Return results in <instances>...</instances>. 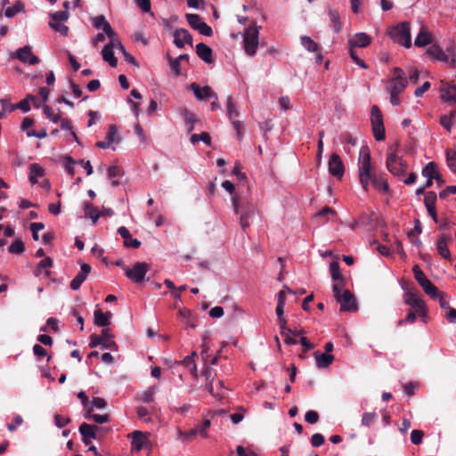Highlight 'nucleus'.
Instances as JSON below:
<instances>
[{
  "label": "nucleus",
  "instance_id": "35",
  "mask_svg": "<svg viewBox=\"0 0 456 456\" xmlns=\"http://www.w3.org/2000/svg\"><path fill=\"white\" fill-rule=\"evenodd\" d=\"M438 172V166L436 162L431 161L428 162L423 168H422V175L426 178H434L435 175H437Z\"/></svg>",
  "mask_w": 456,
  "mask_h": 456
},
{
  "label": "nucleus",
  "instance_id": "20",
  "mask_svg": "<svg viewBox=\"0 0 456 456\" xmlns=\"http://www.w3.org/2000/svg\"><path fill=\"white\" fill-rule=\"evenodd\" d=\"M371 42V38L364 32L357 33L352 39L349 40V46L354 49L355 47H367Z\"/></svg>",
  "mask_w": 456,
  "mask_h": 456
},
{
  "label": "nucleus",
  "instance_id": "60",
  "mask_svg": "<svg viewBox=\"0 0 456 456\" xmlns=\"http://www.w3.org/2000/svg\"><path fill=\"white\" fill-rule=\"evenodd\" d=\"M137 416L138 418H140L141 419H142L144 422H150L151 420V419L149 417V410L144 407V406H139L137 408Z\"/></svg>",
  "mask_w": 456,
  "mask_h": 456
},
{
  "label": "nucleus",
  "instance_id": "64",
  "mask_svg": "<svg viewBox=\"0 0 456 456\" xmlns=\"http://www.w3.org/2000/svg\"><path fill=\"white\" fill-rule=\"evenodd\" d=\"M451 194H456V185L447 186L439 191V197L442 200L449 197Z\"/></svg>",
  "mask_w": 456,
  "mask_h": 456
},
{
  "label": "nucleus",
  "instance_id": "4",
  "mask_svg": "<svg viewBox=\"0 0 456 456\" xmlns=\"http://www.w3.org/2000/svg\"><path fill=\"white\" fill-rule=\"evenodd\" d=\"M410 29V23L404 21L391 28L388 31V35L394 42L409 48L411 46Z\"/></svg>",
  "mask_w": 456,
  "mask_h": 456
},
{
  "label": "nucleus",
  "instance_id": "30",
  "mask_svg": "<svg viewBox=\"0 0 456 456\" xmlns=\"http://www.w3.org/2000/svg\"><path fill=\"white\" fill-rule=\"evenodd\" d=\"M110 317L111 313H103L101 310H97L94 312V324L99 327H106L110 324Z\"/></svg>",
  "mask_w": 456,
  "mask_h": 456
},
{
  "label": "nucleus",
  "instance_id": "37",
  "mask_svg": "<svg viewBox=\"0 0 456 456\" xmlns=\"http://www.w3.org/2000/svg\"><path fill=\"white\" fill-rule=\"evenodd\" d=\"M197 435L198 428H191L189 431H183L181 428L177 429V439L183 440V442L191 441Z\"/></svg>",
  "mask_w": 456,
  "mask_h": 456
},
{
  "label": "nucleus",
  "instance_id": "62",
  "mask_svg": "<svg viewBox=\"0 0 456 456\" xmlns=\"http://www.w3.org/2000/svg\"><path fill=\"white\" fill-rule=\"evenodd\" d=\"M305 420L308 424H315L319 420V414L315 411H308L305 414Z\"/></svg>",
  "mask_w": 456,
  "mask_h": 456
},
{
  "label": "nucleus",
  "instance_id": "45",
  "mask_svg": "<svg viewBox=\"0 0 456 456\" xmlns=\"http://www.w3.org/2000/svg\"><path fill=\"white\" fill-rule=\"evenodd\" d=\"M200 141H202L208 146L211 144V137L207 132H203L201 134H194L191 136V142L193 144L199 142Z\"/></svg>",
  "mask_w": 456,
  "mask_h": 456
},
{
  "label": "nucleus",
  "instance_id": "36",
  "mask_svg": "<svg viewBox=\"0 0 456 456\" xmlns=\"http://www.w3.org/2000/svg\"><path fill=\"white\" fill-rule=\"evenodd\" d=\"M277 299H278V302H277V305H276V314H277V317L278 319H281L283 318V310H284V305H285V301H286V293L284 290H281L278 292L277 294Z\"/></svg>",
  "mask_w": 456,
  "mask_h": 456
},
{
  "label": "nucleus",
  "instance_id": "34",
  "mask_svg": "<svg viewBox=\"0 0 456 456\" xmlns=\"http://www.w3.org/2000/svg\"><path fill=\"white\" fill-rule=\"evenodd\" d=\"M407 84V80H391L388 91L394 94H400L403 92Z\"/></svg>",
  "mask_w": 456,
  "mask_h": 456
},
{
  "label": "nucleus",
  "instance_id": "10",
  "mask_svg": "<svg viewBox=\"0 0 456 456\" xmlns=\"http://www.w3.org/2000/svg\"><path fill=\"white\" fill-rule=\"evenodd\" d=\"M102 430V428L90 425L86 422L82 423L79 426V432L82 436V441L86 445H88L91 443V439L98 438V432Z\"/></svg>",
  "mask_w": 456,
  "mask_h": 456
},
{
  "label": "nucleus",
  "instance_id": "7",
  "mask_svg": "<svg viewBox=\"0 0 456 456\" xmlns=\"http://www.w3.org/2000/svg\"><path fill=\"white\" fill-rule=\"evenodd\" d=\"M149 271V265L144 262H137L132 268H126V276L134 283H140Z\"/></svg>",
  "mask_w": 456,
  "mask_h": 456
},
{
  "label": "nucleus",
  "instance_id": "8",
  "mask_svg": "<svg viewBox=\"0 0 456 456\" xmlns=\"http://www.w3.org/2000/svg\"><path fill=\"white\" fill-rule=\"evenodd\" d=\"M441 99L446 102L456 104V85L443 83L441 86ZM453 121H456V109L448 115Z\"/></svg>",
  "mask_w": 456,
  "mask_h": 456
},
{
  "label": "nucleus",
  "instance_id": "63",
  "mask_svg": "<svg viewBox=\"0 0 456 456\" xmlns=\"http://www.w3.org/2000/svg\"><path fill=\"white\" fill-rule=\"evenodd\" d=\"M167 58L171 69L176 76H179L181 74V62L179 60L172 59L170 56Z\"/></svg>",
  "mask_w": 456,
  "mask_h": 456
},
{
  "label": "nucleus",
  "instance_id": "58",
  "mask_svg": "<svg viewBox=\"0 0 456 456\" xmlns=\"http://www.w3.org/2000/svg\"><path fill=\"white\" fill-rule=\"evenodd\" d=\"M376 419L375 412H365L362 418V425L365 427H370Z\"/></svg>",
  "mask_w": 456,
  "mask_h": 456
},
{
  "label": "nucleus",
  "instance_id": "54",
  "mask_svg": "<svg viewBox=\"0 0 456 456\" xmlns=\"http://www.w3.org/2000/svg\"><path fill=\"white\" fill-rule=\"evenodd\" d=\"M22 7L23 6L20 3H18V4H14L13 6L7 7L4 11V15L7 18H12L14 15H16L19 12H20Z\"/></svg>",
  "mask_w": 456,
  "mask_h": 456
},
{
  "label": "nucleus",
  "instance_id": "12",
  "mask_svg": "<svg viewBox=\"0 0 456 456\" xmlns=\"http://www.w3.org/2000/svg\"><path fill=\"white\" fill-rule=\"evenodd\" d=\"M190 89L193 92L195 97L199 101L207 100L209 98L218 99L217 94L212 90L209 86L200 87L197 83H191Z\"/></svg>",
  "mask_w": 456,
  "mask_h": 456
},
{
  "label": "nucleus",
  "instance_id": "41",
  "mask_svg": "<svg viewBox=\"0 0 456 456\" xmlns=\"http://www.w3.org/2000/svg\"><path fill=\"white\" fill-rule=\"evenodd\" d=\"M329 16H330L331 22L333 23V28H334L335 32H339L342 28V23L340 21V17H339L338 12L337 10L330 9L329 11Z\"/></svg>",
  "mask_w": 456,
  "mask_h": 456
},
{
  "label": "nucleus",
  "instance_id": "59",
  "mask_svg": "<svg viewBox=\"0 0 456 456\" xmlns=\"http://www.w3.org/2000/svg\"><path fill=\"white\" fill-rule=\"evenodd\" d=\"M70 422V419L69 417H64L59 414L54 416V423L55 426L59 428H64Z\"/></svg>",
  "mask_w": 456,
  "mask_h": 456
},
{
  "label": "nucleus",
  "instance_id": "29",
  "mask_svg": "<svg viewBox=\"0 0 456 456\" xmlns=\"http://www.w3.org/2000/svg\"><path fill=\"white\" fill-rule=\"evenodd\" d=\"M431 43V35L428 32L425 27L420 28L418 36L415 38V45L419 47L426 46Z\"/></svg>",
  "mask_w": 456,
  "mask_h": 456
},
{
  "label": "nucleus",
  "instance_id": "55",
  "mask_svg": "<svg viewBox=\"0 0 456 456\" xmlns=\"http://www.w3.org/2000/svg\"><path fill=\"white\" fill-rule=\"evenodd\" d=\"M349 54L355 64L360 66L362 69H368V65L358 57L355 50L353 49L352 47H349Z\"/></svg>",
  "mask_w": 456,
  "mask_h": 456
},
{
  "label": "nucleus",
  "instance_id": "33",
  "mask_svg": "<svg viewBox=\"0 0 456 456\" xmlns=\"http://www.w3.org/2000/svg\"><path fill=\"white\" fill-rule=\"evenodd\" d=\"M421 288L425 291L427 295H428L431 298L436 299L440 296V291L430 281V280H427L425 282L420 284Z\"/></svg>",
  "mask_w": 456,
  "mask_h": 456
},
{
  "label": "nucleus",
  "instance_id": "61",
  "mask_svg": "<svg viewBox=\"0 0 456 456\" xmlns=\"http://www.w3.org/2000/svg\"><path fill=\"white\" fill-rule=\"evenodd\" d=\"M107 405L106 401L102 397H93V400L90 402L89 407L96 408V409H104Z\"/></svg>",
  "mask_w": 456,
  "mask_h": 456
},
{
  "label": "nucleus",
  "instance_id": "44",
  "mask_svg": "<svg viewBox=\"0 0 456 456\" xmlns=\"http://www.w3.org/2000/svg\"><path fill=\"white\" fill-rule=\"evenodd\" d=\"M186 20L191 28L197 30L200 26L203 23L199 14L188 13L186 14Z\"/></svg>",
  "mask_w": 456,
  "mask_h": 456
},
{
  "label": "nucleus",
  "instance_id": "3",
  "mask_svg": "<svg viewBox=\"0 0 456 456\" xmlns=\"http://www.w3.org/2000/svg\"><path fill=\"white\" fill-rule=\"evenodd\" d=\"M232 205L235 213L240 215V223L245 231L256 215V208L249 201H232Z\"/></svg>",
  "mask_w": 456,
  "mask_h": 456
},
{
  "label": "nucleus",
  "instance_id": "21",
  "mask_svg": "<svg viewBox=\"0 0 456 456\" xmlns=\"http://www.w3.org/2000/svg\"><path fill=\"white\" fill-rule=\"evenodd\" d=\"M118 233L124 239V246L130 247L133 248H138L141 245V241L137 239L132 238L128 229L125 226H120L118 229Z\"/></svg>",
  "mask_w": 456,
  "mask_h": 456
},
{
  "label": "nucleus",
  "instance_id": "26",
  "mask_svg": "<svg viewBox=\"0 0 456 456\" xmlns=\"http://www.w3.org/2000/svg\"><path fill=\"white\" fill-rule=\"evenodd\" d=\"M427 54H428L431 58L440 61H449V55L446 54L443 51V49L436 44H433L431 46L428 48Z\"/></svg>",
  "mask_w": 456,
  "mask_h": 456
},
{
  "label": "nucleus",
  "instance_id": "46",
  "mask_svg": "<svg viewBox=\"0 0 456 456\" xmlns=\"http://www.w3.org/2000/svg\"><path fill=\"white\" fill-rule=\"evenodd\" d=\"M330 273L333 281H343V277L340 273L339 265L338 262L333 261L330 264Z\"/></svg>",
  "mask_w": 456,
  "mask_h": 456
},
{
  "label": "nucleus",
  "instance_id": "24",
  "mask_svg": "<svg viewBox=\"0 0 456 456\" xmlns=\"http://www.w3.org/2000/svg\"><path fill=\"white\" fill-rule=\"evenodd\" d=\"M83 210L85 217L89 218L92 222V224L94 225L101 216L100 210L88 201L83 204Z\"/></svg>",
  "mask_w": 456,
  "mask_h": 456
},
{
  "label": "nucleus",
  "instance_id": "51",
  "mask_svg": "<svg viewBox=\"0 0 456 456\" xmlns=\"http://www.w3.org/2000/svg\"><path fill=\"white\" fill-rule=\"evenodd\" d=\"M36 98L32 94H28L26 99L21 100L16 106V109H20L24 112L30 110V104L28 100L34 101Z\"/></svg>",
  "mask_w": 456,
  "mask_h": 456
},
{
  "label": "nucleus",
  "instance_id": "53",
  "mask_svg": "<svg viewBox=\"0 0 456 456\" xmlns=\"http://www.w3.org/2000/svg\"><path fill=\"white\" fill-rule=\"evenodd\" d=\"M43 110L45 115L53 123H58L60 121L61 116L59 114H54L53 109L48 105L44 106Z\"/></svg>",
  "mask_w": 456,
  "mask_h": 456
},
{
  "label": "nucleus",
  "instance_id": "6",
  "mask_svg": "<svg viewBox=\"0 0 456 456\" xmlns=\"http://www.w3.org/2000/svg\"><path fill=\"white\" fill-rule=\"evenodd\" d=\"M258 28L249 26L244 34V49L248 55L254 56L258 46Z\"/></svg>",
  "mask_w": 456,
  "mask_h": 456
},
{
  "label": "nucleus",
  "instance_id": "18",
  "mask_svg": "<svg viewBox=\"0 0 456 456\" xmlns=\"http://www.w3.org/2000/svg\"><path fill=\"white\" fill-rule=\"evenodd\" d=\"M93 25L97 29L102 28L110 39H112L113 37H116V33L112 29L109 21L106 20L105 16L99 15V16L94 17L93 19Z\"/></svg>",
  "mask_w": 456,
  "mask_h": 456
},
{
  "label": "nucleus",
  "instance_id": "22",
  "mask_svg": "<svg viewBox=\"0 0 456 456\" xmlns=\"http://www.w3.org/2000/svg\"><path fill=\"white\" fill-rule=\"evenodd\" d=\"M180 116L183 118L185 125L187 126V132L191 133L194 129V124L198 122V119L194 113L191 112L187 108L183 107L178 110Z\"/></svg>",
  "mask_w": 456,
  "mask_h": 456
},
{
  "label": "nucleus",
  "instance_id": "15",
  "mask_svg": "<svg viewBox=\"0 0 456 456\" xmlns=\"http://www.w3.org/2000/svg\"><path fill=\"white\" fill-rule=\"evenodd\" d=\"M16 57L23 63L29 65H35L39 62L38 57L32 53L31 47L28 45L18 49Z\"/></svg>",
  "mask_w": 456,
  "mask_h": 456
},
{
  "label": "nucleus",
  "instance_id": "38",
  "mask_svg": "<svg viewBox=\"0 0 456 456\" xmlns=\"http://www.w3.org/2000/svg\"><path fill=\"white\" fill-rule=\"evenodd\" d=\"M197 355L196 352H192L190 355H187L182 361V364L187 368H190L191 373L193 376H197V366L194 362V358Z\"/></svg>",
  "mask_w": 456,
  "mask_h": 456
},
{
  "label": "nucleus",
  "instance_id": "23",
  "mask_svg": "<svg viewBox=\"0 0 456 456\" xmlns=\"http://www.w3.org/2000/svg\"><path fill=\"white\" fill-rule=\"evenodd\" d=\"M196 53L202 61L206 63L213 62V51L212 49L204 43H199L196 45Z\"/></svg>",
  "mask_w": 456,
  "mask_h": 456
},
{
  "label": "nucleus",
  "instance_id": "50",
  "mask_svg": "<svg viewBox=\"0 0 456 456\" xmlns=\"http://www.w3.org/2000/svg\"><path fill=\"white\" fill-rule=\"evenodd\" d=\"M118 135V129L115 125H110L109 126V130L106 135V141H108L110 144L115 142H118L119 139L117 137Z\"/></svg>",
  "mask_w": 456,
  "mask_h": 456
},
{
  "label": "nucleus",
  "instance_id": "9",
  "mask_svg": "<svg viewBox=\"0 0 456 456\" xmlns=\"http://www.w3.org/2000/svg\"><path fill=\"white\" fill-rule=\"evenodd\" d=\"M328 167H329V173L332 176L340 179L344 175L345 166H344V163L338 154L332 153L330 155V158L329 163H328Z\"/></svg>",
  "mask_w": 456,
  "mask_h": 456
},
{
  "label": "nucleus",
  "instance_id": "32",
  "mask_svg": "<svg viewBox=\"0 0 456 456\" xmlns=\"http://www.w3.org/2000/svg\"><path fill=\"white\" fill-rule=\"evenodd\" d=\"M92 411H93V407L88 408V410L85 413V418L87 419H92L95 423H98V424H104V423L110 422V416L108 414H103V415L94 414V413H92Z\"/></svg>",
  "mask_w": 456,
  "mask_h": 456
},
{
  "label": "nucleus",
  "instance_id": "17",
  "mask_svg": "<svg viewBox=\"0 0 456 456\" xmlns=\"http://www.w3.org/2000/svg\"><path fill=\"white\" fill-rule=\"evenodd\" d=\"M79 265L80 271L70 282V288L73 290H77L80 288L91 272V266L89 265L86 263H79Z\"/></svg>",
  "mask_w": 456,
  "mask_h": 456
},
{
  "label": "nucleus",
  "instance_id": "13",
  "mask_svg": "<svg viewBox=\"0 0 456 456\" xmlns=\"http://www.w3.org/2000/svg\"><path fill=\"white\" fill-rule=\"evenodd\" d=\"M404 304L411 305L412 308H414L416 313L419 314L420 316H425L427 314L424 301L413 292L406 293Z\"/></svg>",
  "mask_w": 456,
  "mask_h": 456
},
{
  "label": "nucleus",
  "instance_id": "28",
  "mask_svg": "<svg viewBox=\"0 0 456 456\" xmlns=\"http://www.w3.org/2000/svg\"><path fill=\"white\" fill-rule=\"evenodd\" d=\"M45 170L44 168L37 164L33 163L29 166V182L34 184L38 182L39 178H44Z\"/></svg>",
  "mask_w": 456,
  "mask_h": 456
},
{
  "label": "nucleus",
  "instance_id": "19",
  "mask_svg": "<svg viewBox=\"0 0 456 456\" xmlns=\"http://www.w3.org/2000/svg\"><path fill=\"white\" fill-rule=\"evenodd\" d=\"M451 240V237L446 234H442L436 241V249L439 255L444 259L451 258V253L448 248V242Z\"/></svg>",
  "mask_w": 456,
  "mask_h": 456
},
{
  "label": "nucleus",
  "instance_id": "27",
  "mask_svg": "<svg viewBox=\"0 0 456 456\" xmlns=\"http://www.w3.org/2000/svg\"><path fill=\"white\" fill-rule=\"evenodd\" d=\"M132 450L139 452L143 447L145 443V435L142 431L135 430L132 433Z\"/></svg>",
  "mask_w": 456,
  "mask_h": 456
},
{
  "label": "nucleus",
  "instance_id": "16",
  "mask_svg": "<svg viewBox=\"0 0 456 456\" xmlns=\"http://www.w3.org/2000/svg\"><path fill=\"white\" fill-rule=\"evenodd\" d=\"M192 36L185 28H176L174 32V44L178 48H183L184 44L192 46Z\"/></svg>",
  "mask_w": 456,
  "mask_h": 456
},
{
  "label": "nucleus",
  "instance_id": "14",
  "mask_svg": "<svg viewBox=\"0 0 456 456\" xmlns=\"http://www.w3.org/2000/svg\"><path fill=\"white\" fill-rule=\"evenodd\" d=\"M117 40L118 39L116 37L110 39V42L107 44L102 51V59L107 61L110 67L113 68L117 67L118 65V60L114 56L113 52L114 47H117Z\"/></svg>",
  "mask_w": 456,
  "mask_h": 456
},
{
  "label": "nucleus",
  "instance_id": "57",
  "mask_svg": "<svg viewBox=\"0 0 456 456\" xmlns=\"http://www.w3.org/2000/svg\"><path fill=\"white\" fill-rule=\"evenodd\" d=\"M423 436L424 434L421 430L414 429L411 433V442L413 444H419L422 443Z\"/></svg>",
  "mask_w": 456,
  "mask_h": 456
},
{
  "label": "nucleus",
  "instance_id": "47",
  "mask_svg": "<svg viewBox=\"0 0 456 456\" xmlns=\"http://www.w3.org/2000/svg\"><path fill=\"white\" fill-rule=\"evenodd\" d=\"M69 15L68 11H58L50 14V21L64 22L69 19Z\"/></svg>",
  "mask_w": 456,
  "mask_h": 456
},
{
  "label": "nucleus",
  "instance_id": "40",
  "mask_svg": "<svg viewBox=\"0 0 456 456\" xmlns=\"http://www.w3.org/2000/svg\"><path fill=\"white\" fill-rule=\"evenodd\" d=\"M300 41H301V44L308 51V52H313V53H315V52H318L319 51V45L314 41L312 40L311 37H307V36H302L300 37Z\"/></svg>",
  "mask_w": 456,
  "mask_h": 456
},
{
  "label": "nucleus",
  "instance_id": "1",
  "mask_svg": "<svg viewBox=\"0 0 456 456\" xmlns=\"http://www.w3.org/2000/svg\"><path fill=\"white\" fill-rule=\"evenodd\" d=\"M359 178L363 190L367 191L369 183L379 185L378 175L372 169L370 151L368 146H362L359 153Z\"/></svg>",
  "mask_w": 456,
  "mask_h": 456
},
{
  "label": "nucleus",
  "instance_id": "56",
  "mask_svg": "<svg viewBox=\"0 0 456 456\" xmlns=\"http://www.w3.org/2000/svg\"><path fill=\"white\" fill-rule=\"evenodd\" d=\"M30 231L32 232V237L35 240H38V232L45 228V224L43 223H32L30 224Z\"/></svg>",
  "mask_w": 456,
  "mask_h": 456
},
{
  "label": "nucleus",
  "instance_id": "39",
  "mask_svg": "<svg viewBox=\"0 0 456 456\" xmlns=\"http://www.w3.org/2000/svg\"><path fill=\"white\" fill-rule=\"evenodd\" d=\"M226 109H227V116L230 120L235 119V118L239 117V111L236 109L235 103L233 102V99L232 95L227 97L226 101Z\"/></svg>",
  "mask_w": 456,
  "mask_h": 456
},
{
  "label": "nucleus",
  "instance_id": "11",
  "mask_svg": "<svg viewBox=\"0 0 456 456\" xmlns=\"http://www.w3.org/2000/svg\"><path fill=\"white\" fill-rule=\"evenodd\" d=\"M340 304V310L344 312H354L357 309L355 298L353 294L348 290H343L342 295L337 299Z\"/></svg>",
  "mask_w": 456,
  "mask_h": 456
},
{
  "label": "nucleus",
  "instance_id": "31",
  "mask_svg": "<svg viewBox=\"0 0 456 456\" xmlns=\"http://www.w3.org/2000/svg\"><path fill=\"white\" fill-rule=\"evenodd\" d=\"M100 336L102 337V349H113L117 346L116 343L111 340L112 335L109 329L103 328Z\"/></svg>",
  "mask_w": 456,
  "mask_h": 456
},
{
  "label": "nucleus",
  "instance_id": "49",
  "mask_svg": "<svg viewBox=\"0 0 456 456\" xmlns=\"http://www.w3.org/2000/svg\"><path fill=\"white\" fill-rule=\"evenodd\" d=\"M49 26L55 31L59 32L61 36L68 35L69 28L62 22L49 21Z\"/></svg>",
  "mask_w": 456,
  "mask_h": 456
},
{
  "label": "nucleus",
  "instance_id": "2",
  "mask_svg": "<svg viewBox=\"0 0 456 456\" xmlns=\"http://www.w3.org/2000/svg\"><path fill=\"white\" fill-rule=\"evenodd\" d=\"M399 143L395 144V150L387 153L386 166L387 170L394 175L403 178L406 175L408 165L403 157L398 156L395 151L398 149ZM390 150H392L390 148Z\"/></svg>",
  "mask_w": 456,
  "mask_h": 456
},
{
  "label": "nucleus",
  "instance_id": "5",
  "mask_svg": "<svg viewBox=\"0 0 456 456\" xmlns=\"http://www.w3.org/2000/svg\"><path fill=\"white\" fill-rule=\"evenodd\" d=\"M371 128L374 138L377 141H384L386 138L383 116L380 109L377 105L371 107Z\"/></svg>",
  "mask_w": 456,
  "mask_h": 456
},
{
  "label": "nucleus",
  "instance_id": "42",
  "mask_svg": "<svg viewBox=\"0 0 456 456\" xmlns=\"http://www.w3.org/2000/svg\"><path fill=\"white\" fill-rule=\"evenodd\" d=\"M24 249V243L20 238H16L8 248V251L12 254H21Z\"/></svg>",
  "mask_w": 456,
  "mask_h": 456
},
{
  "label": "nucleus",
  "instance_id": "52",
  "mask_svg": "<svg viewBox=\"0 0 456 456\" xmlns=\"http://www.w3.org/2000/svg\"><path fill=\"white\" fill-rule=\"evenodd\" d=\"M412 271L414 273V277L419 285L428 280L427 276L419 265H415L412 268Z\"/></svg>",
  "mask_w": 456,
  "mask_h": 456
},
{
  "label": "nucleus",
  "instance_id": "25",
  "mask_svg": "<svg viewBox=\"0 0 456 456\" xmlns=\"http://www.w3.org/2000/svg\"><path fill=\"white\" fill-rule=\"evenodd\" d=\"M314 358L317 368L326 369L332 363L334 355L331 354L320 353L319 351H316L314 353Z\"/></svg>",
  "mask_w": 456,
  "mask_h": 456
},
{
  "label": "nucleus",
  "instance_id": "43",
  "mask_svg": "<svg viewBox=\"0 0 456 456\" xmlns=\"http://www.w3.org/2000/svg\"><path fill=\"white\" fill-rule=\"evenodd\" d=\"M445 154L448 167L456 174V151L447 149Z\"/></svg>",
  "mask_w": 456,
  "mask_h": 456
},
{
  "label": "nucleus",
  "instance_id": "48",
  "mask_svg": "<svg viewBox=\"0 0 456 456\" xmlns=\"http://www.w3.org/2000/svg\"><path fill=\"white\" fill-rule=\"evenodd\" d=\"M117 47L122 52L126 61L134 64L136 67H139V63L137 62L135 58L126 51L125 47L123 46L119 40H117Z\"/></svg>",
  "mask_w": 456,
  "mask_h": 456
}]
</instances>
